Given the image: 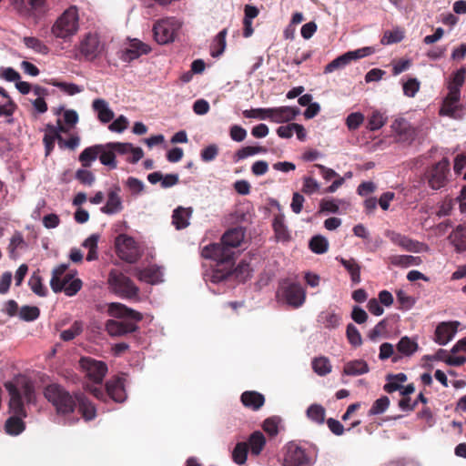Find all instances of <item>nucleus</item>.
<instances>
[{"mask_svg":"<svg viewBox=\"0 0 466 466\" xmlns=\"http://www.w3.org/2000/svg\"><path fill=\"white\" fill-rule=\"evenodd\" d=\"M10 395L9 408L15 414L5 421V431L10 435H18L25 430L23 418L26 417L24 399L27 404L35 402V386L31 380L22 377L15 381H6L4 384Z\"/></svg>","mask_w":466,"mask_h":466,"instance_id":"f257e3e1","label":"nucleus"},{"mask_svg":"<svg viewBox=\"0 0 466 466\" xmlns=\"http://www.w3.org/2000/svg\"><path fill=\"white\" fill-rule=\"evenodd\" d=\"M244 237L245 231L241 228L228 229L223 234L220 243L206 246L202 250V256L231 268L234 264L235 256L233 248L240 246Z\"/></svg>","mask_w":466,"mask_h":466,"instance_id":"f03ea898","label":"nucleus"},{"mask_svg":"<svg viewBox=\"0 0 466 466\" xmlns=\"http://www.w3.org/2000/svg\"><path fill=\"white\" fill-rule=\"evenodd\" d=\"M110 314L122 320L108 319L106 330L110 336L119 337L135 332L138 327L137 322L143 319L140 312L131 309L120 303H112L109 306Z\"/></svg>","mask_w":466,"mask_h":466,"instance_id":"7ed1b4c3","label":"nucleus"},{"mask_svg":"<svg viewBox=\"0 0 466 466\" xmlns=\"http://www.w3.org/2000/svg\"><path fill=\"white\" fill-rule=\"evenodd\" d=\"M43 393L58 415H68L74 412L76 407V394L73 396L63 386L56 383L46 386Z\"/></svg>","mask_w":466,"mask_h":466,"instance_id":"20e7f679","label":"nucleus"},{"mask_svg":"<svg viewBox=\"0 0 466 466\" xmlns=\"http://www.w3.org/2000/svg\"><path fill=\"white\" fill-rule=\"evenodd\" d=\"M79 30V14L75 5L66 9L56 20L51 33L56 38L67 39L75 35Z\"/></svg>","mask_w":466,"mask_h":466,"instance_id":"39448f33","label":"nucleus"},{"mask_svg":"<svg viewBox=\"0 0 466 466\" xmlns=\"http://www.w3.org/2000/svg\"><path fill=\"white\" fill-rule=\"evenodd\" d=\"M107 283L110 290L121 298L135 299L138 297V287L119 269L113 268L110 270Z\"/></svg>","mask_w":466,"mask_h":466,"instance_id":"423d86ee","label":"nucleus"},{"mask_svg":"<svg viewBox=\"0 0 466 466\" xmlns=\"http://www.w3.org/2000/svg\"><path fill=\"white\" fill-rule=\"evenodd\" d=\"M87 390L90 391L96 399L106 400L109 397L116 402H123L127 399L125 390V379L122 377H115L106 383V392L100 386H88Z\"/></svg>","mask_w":466,"mask_h":466,"instance_id":"0eeeda50","label":"nucleus"},{"mask_svg":"<svg viewBox=\"0 0 466 466\" xmlns=\"http://www.w3.org/2000/svg\"><path fill=\"white\" fill-rule=\"evenodd\" d=\"M449 173L450 161L448 158L444 157L427 169L425 172V179L431 189L439 190L447 185Z\"/></svg>","mask_w":466,"mask_h":466,"instance_id":"6e6552de","label":"nucleus"},{"mask_svg":"<svg viewBox=\"0 0 466 466\" xmlns=\"http://www.w3.org/2000/svg\"><path fill=\"white\" fill-rule=\"evenodd\" d=\"M180 28L181 23L173 17L159 20L153 26L154 37L160 45L171 43Z\"/></svg>","mask_w":466,"mask_h":466,"instance_id":"1a4fd4ad","label":"nucleus"},{"mask_svg":"<svg viewBox=\"0 0 466 466\" xmlns=\"http://www.w3.org/2000/svg\"><path fill=\"white\" fill-rule=\"evenodd\" d=\"M105 48L104 43L96 33L88 32L79 41L77 51L87 61H93L101 56Z\"/></svg>","mask_w":466,"mask_h":466,"instance_id":"9d476101","label":"nucleus"},{"mask_svg":"<svg viewBox=\"0 0 466 466\" xmlns=\"http://www.w3.org/2000/svg\"><path fill=\"white\" fill-rule=\"evenodd\" d=\"M278 296L289 306L297 309L304 304L306 291L299 283L285 280L280 284Z\"/></svg>","mask_w":466,"mask_h":466,"instance_id":"9b49d317","label":"nucleus"},{"mask_svg":"<svg viewBox=\"0 0 466 466\" xmlns=\"http://www.w3.org/2000/svg\"><path fill=\"white\" fill-rule=\"evenodd\" d=\"M115 248L117 256L128 263L137 262L141 256L135 239L126 234H120L116 238Z\"/></svg>","mask_w":466,"mask_h":466,"instance_id":"f8f14e48","label":"nucleus"},{"mask_svg":"<svg viewBox=\"0 0 466 466\" xmlns=\"http://www.w3.org/2000/svg\"><path fill=\"white\" fill-rule=\"evenodd\" d=\"M79 366L86 377L96 384L95 386H99L107 373V365L91 357H82Z\"/></svg>","mask_w":466,"mask_h":466,"instance_id":"ddd939ff","label":"nucleus"},{"mask_svg":"<svg viewBox=\"0 0 466 466\" xmlns=\"http://www.w3.org/2000/svg\"><path fill=\"white\" fill-rule=\"evenodd\" d=\"M309 459L305 450L295 443H289L282 466H307Z\"/></svg>","mask_w":466,"mask_h":466,"instance_id":"4468645a","label":"nucleus"},{"mask_svg":"<svg viewBox=\"0 0 466 466\" xmlns=\"http://www.w3.org/2000/svg\"><path fill=\"white\" fill-rule=\"evenodd\" d=\"M386 236L392 243L410 252L419 253L428 248L424 243L413 240L395 231H388Z\"/></svg>","mask_w":466,"mask_h":466,"instance_id":"2eb2a0df","label":"nucleus"},{"mask_svg":"<svg viewBox=\"0 0 466 466\" xmlns=\"http://www.w3.org/2000/svg\"><path fill=\"white\" fill-rule=\"evenodd\" d=\"M67 268V265L61 264L53 269L50 287L55 293L63 291L74 278L73 274L66 273Z\"/></svg>","mask_w":466,"mask_h":466,"instance_id":"dca6fc26","label":"nucleus"},{"mask_svg":"<svg viewBox=\"0 0 466 466\" xmlns=\"http://www.w3.org/2000/svg\"><path fill=\"white\" fill-rule=\"evenodd\" d=\"M133 275L137 278L138 280L148 284H157L163 281L162 268L157 265L149 266L146 268H136Z\"/></svg>","mask_w":466,"mask_h":466,"instance_id":"f3484780","label":"nucleus"},{"mask_svg":"<svg viewBox=\"0 0 466 466\" xmlns=\"http://www.w3.org/2000/svg\"><path fill=\"white\" fill-rule=\"evenodd\" d=\"M458 326V321L440 323L435 330V342L439 345H446L456 334Z\"/></svg>","mask_w":466,"mask_h":466,"instance_id":"a211bd4d","label":"nucleus"},{"mask_svg":"<svg viewBox=\"0 0 466 466\" xmlns=\"http://www.w3.org/2000/svg\"><path fill=\"white\" fill-rule=\"evenodd\" d=\"M299 109L292 106H279L269 108L268 118L275 123L289 122L297 116Z\"/></svg>","mask_w":466,"mask_h":466,"instance_id":"6ab92c4d","label":"nucleus"},{"mask_svg":"<svg viewBox=\"0 0 466 466\" xmlns=\"http://www.w3.org/2000/svg\"><path fill=\"white\" fill-rule=\"evenodd\" d=\"M120 187L118 186L111 188L107 193V200L106 205L101 208L105 214H116L122 210V201L119 196Z\"/></svg>","mask_w":466,"mask_h":466,"instance_id":"aec40b11","label":"nucleus"},{"mask_svg":"<svg viewBox=\"0 0 466 466\" xmlns=\"http://www.w3.org/2000/svg\"><path fill=\"white\" fill-rule=\"evenodd\" d=\"M151 51L148 45L134 39L130 42L129 46L124 51L122 59L126 62H130L138 58L141 55H147Z\"/></svg>","mask_w":466,"mask_h":466,"instance_id":"412c9836","label":"nucleus"},{"mask_svg":"<svg viewBox=\"0 0 466 466\" xmlns=\"http://www.w3.org/2000/svg\"><path fill=\"white\" fill-rule=\"evenodd\" d=\"M13 4L24 14H42L46 7V0H13Z\"/></svg>","mask_w":466,"mask_h":466,"instance_id":"4be33fe9","label":"nucleus"},{"mask_svg":"<svg viewBox=\"0 0 466 466\" xmlns=\"http://www.w3.org/2000/svg\"><path fill=\"white\" fill-rule=\"evenodd\" d=\"M449 241L454 247L457 253L466 251V227L457 226L449 235Z\"/></svg>","mask_w":466,"mask_h":466,"instance_id":"5701e85b","label":"nucleus"},{"mask_svg":"<svg viewBox=\"0 0 466 466\" xmlns=\"http://www.w3.org/2000/svg\"><path fill=\"white\" fill-rule=\"evenodd\" d=\"M240 400L246 408L258 410L264 405L265 397L258 391L247 390L241 394Z\"/></svg>","mask_w":466,"mask_h":466,"instance_id":"b1692460","label":"nucleus"},{"mask_svg":"<svg viewBox=\"0 0 466 466\" xmlns=\"http://www.w3.org/2000/svg\"><path fill=\"white\" fill-rule=\"evenodd\" d=\"M27 247L28 245L24 239L23 235L18 231L15 232L7 247L9 258L14 260L17 259L21 251L25 250Z\"/></svg>","mask_w":466,"mask_h":466,"instance_id":"393cba45","label":"nucleus"},{"mask_svg":"<svg viewBox=\"0 0 466 466\" xmlns=\"http://www.w3.org/2000/svg\"><path fill=\"white\" fill-rule=\"evenodd\" d=\"M56 140L58 141V145L62 148V141H64V138L60 134H57V132L54 128V125L47 124L46 127V133L43 138L46 156H49L51 152L54 150Z\"/></svg>","mask_w":466,"mask_h":466,"instance_id":"a878e982","label":"nucleus"},{"mask_svg":"<svg viewBox=\"0 0 466 466\" xmlns=\"http://www.w3.org/2000/svg\"><path fill=\"white\" fill-rule=\"evenodd\" d=\"M93 110L97 114L100 122L106 124L113 120L115 114L109 108L108 103L103 98H96L92 103Z\"/></svg>","mask_w":466,"mask_h":466,"instance_id":"bb28decb","label":"nucleus"},{"mask_svg":"<svg viewBox=\"0 0 466 466\" xmlns=\"http://www.w3.org/2000/svg\"><path fill=\"white\" fill-rule=\"evenodd\" d=\"M275 238L278 241L286 242L290 239V233L285 224V216L282 213L277 214L274 217L272 223Z\"/></svg>","mask_w":466,"mask_h":466,"instance_id":"cd10ccee","label":"nucleus"},{"mask_svg":"<svg viewBox=\"0 0 466 466\" xmlns=\"http://www.w3.org/2000/svg\"><path fill=\"white\" fill-rule=\"evenodd\" d=\"M78 410L86 420H91L96 416L94 404L82 393L76 394Z\"/></svg>","mask_w":466,"mask_h":466,"instance_id":"c85d7f7f","label":"nucleus"},{"mask_svg":"<svg viewBox=\"0 0 466 466\" xmlns=\"http://www.w3.org/2000/svg\"><path fill=\"white\" fill-rule=\"evenodd\" d=\"M191 208H185L182 207H178L173 211L172 223L177 229L186 228L189 225L188 219L191 217Z\"/></svg>","mask_w":466,"mask_h":466,"instance_id":"c756f323","label":"nucleus"},{"mask_svg":"<svg viewBox=\"0 0 466 466\" xmlns=\"http://www.w3.org/2000/svg\"><path fill=\"white\" fill-rule=\"evenodd\" d=\"M337 259L340 262V264L345 268V269L350 275V279L353 284H359L361 280L360 279V265L356 261L355 258H337Z\"/></svg>","mask_w":466,"mask_h":466,"instance_id":"7c9ffc66","label":"nucleus"},{"mask_svg":"<svg viewBox=\"0 0 466 466\" xmlns=\"http://www.w3.org/2000/svg\"><path fill=\"white\" fill-rule=\"evenodd\" d=\"M370 371L368 363L363 360H354L344 365L343 374L348 376H359Z\"/></svg>","mask_w":466,"mask_h":466,"instance_id":"2f4dec72","label":"nucleus"},{"mask_svg":"<svg viewBox=\"0 0 466 466\" xmlns=\"http://www.w3.org/2000/svg\"><path fill=\"white\" fill-rule=\"evenodd\" d=\"M104 148L102 144L94 145L85 148L79 155L78 159L85 168L90 167L91 163L95 161L99 155V152Z\"/></svg>","mask_w":466,"mask_h":466,"instance_id":"473e14b6","label":"nucleus"},{"mask_svg":"<svg viewBox=\"0 0 466 466\" xmlns=\"http://www.w3.org/2000/svg\"><path fill=\"white\" fill-rule=\"evenodd\" d=\"M389 260L391 265L401 268L419 266L422 262L420 257L410 255H393L389 258Z\"/></svg>","mask_w":466,"mask_h":466,"instance_id":"72a5a7b5","label":"nucleus"},{"mask_svg":"<svg viewBox=\"0 0 466 466\" xmlns=\"http://www.w3.org/2000/svg\"><path fill=\"white\" fill-rule=\"evenodd\" d=\"M248 448H250L251 454L258 456L260 454L264 446L266 444V439L262 432L257 431H254L248 438V442H247Z\"/></svg>","mask_w":466,"mask_h":466,"instance_id":"f704fd0d","label":"nucleus"},{"mask_svg":"<svg viewBox=\"0 0 466 466\" xmlns=\"http://www.w3.org/2000/svg\"><path fill=\"white\" fill-rule=\"evenodd\" d=\"M312 369L319 376H326L331 372L332 366L327 357L314 358L311 362Z\"/></svg>","mask_w":466,"mask_h":466,"instance_id":"c9c22d12","label":"nucleus"},{"mask_svg":"<svg viewBox=\"0 0 466 466\" xmlns=\"http://www.w3.org/2000/svg\"><path fill=\"white\" fill-rule=\"evenodd\" d=\"M228 31L227 29L221 30L215 37L212 45H211V56L213 57H218L223 54L226 48V36Z\"/></svg>","mask_w":466,"mask_h":466,"instance_id":"e433bc0d","label":"nucleus"},{"mask_svg":"<svg viewBox=\"0 0 466 466\" xmlns=\"http://www.w3.org/2000/svg\"><path fill=\"white\" fill-rule=\"evenodd\" d=\"M104 148L99 152L98 158L104 166L108 167L110 169H115L117 167L116 161V155L112 148L107 147L106 144H102Z\"/></svg>","mask_w":466,"mask_h":466,"instance_id":"4c0bfd02","label":"nucleus"},{"mask_svg":"<svg viewBox=\"0 0 466 466\" xmlns=\"http://www.w3.org/2000/svg\"><path fill=\"white\" fill-rule=\"evenodd\" d=\"M318 321L326 329H336L340 323V317L332 311H323L319 315Z\"/></svg>","mask_w":466,"mask_h":466,"instance_id":"58836bf2","label":"nucleus"},{"mask_svg":"<svg viewBox=\"0 0 466 466\" xmlns=\"http://www.w3.org/2000/svg\"><path fill=\"white\" fill-rule=\"evenodd\" d=\"M418 348V343L407 336L402 337L397 344L398 351L405 356H411Z\"/></svg>","mask_w":466,"mask_h":466,"instance_id":"ea45409f","label":"nucleus"},{"mask_svg":"<svg viewBox=\"0 0 466 466\" xmlns=\"http://www.w3.org/2000/svg\"><path fill=\"white\" fill-rule=\"evenodd\" d=\"M309 248L313 253L323 254L329 248V242L323 236L317 235L309 240Z\"/></svg>","mask_w":466,"mask_h":466,"instance_id":"a19ab883","label":"nucleus"},{"mask_svg":"<svg viewBox=\"0 0 466 466\" xmlns=\"http://www.w3.org/2000/svg\"><path fill=\"white\" fill-rule=\"evenodd\" d=\"M248 452L247 442H238L232 451V460L238 465L245 464Z\"/></svg>","mask_w":466,"mask_h":466,"instance_id":"79ce46f5","label":"nucleus"},{"mask_svg":"<svg viewBox=\"0 0 466 466\" xmlns=\"http://www.w3.org/2000/svg\"><path fill=\"white\" fill-rule=\"evenodd\" d=\"M326 410L320 404H311L307 409V416L309 420H313L318 424H321L325 420Z\"/></svg>","mask_w":466,"mask_h":466,"instance_id":"37998d69","label":"nucleus"},{"mask_svg":"<svg viewBox=\"0 0 466 466\" xmlns=\"http://www.w3.org/2000/svg\"><path fill=\"white\" fill-rule=\"evenodd\" d=\"M84 329V323L80 320H76L70 326L69 329H65L61 332L60 338L64 341H70L74 339L76 336L80 335Z\"/></svg>","mask_w":466,"mask_h":466,"instance_id":"c03bdc74","label":"nucleus"},{"mask_svg":"<svg viewBox=\"0 0 466 466\" xmlns=\"http://www.w3.org/2000/svg\"><path fill=\"white\" fill-rule=\"evenodd\" d=\"M28 285L32 291L40 297L46 296L47 289L42 283V278L38 272H34L31 276Z\"/></svg>","mask_w":466,"mask_h":466,"instance_id":"a18cd8bd","label":"nucleus"},{"mask_svg":"<svg viewBox=\"0 0 466 466\" xmlns=\"http://www.w3.org/2000/svg\"><path fill=\"white\" fill-rule=\"evenodd\" d=\"M23 41L26 47L33 49L36 53L46 55L49 52L47 46L36 37L25 36Z\"/></svg>","mask_w":466,"mask_h":466,"instance_id":"49530a36","label":"nucleus"},{"mask_svg":"<svg viewBox=\"0 0 466 466\" xmlns=\"http://www.w3.org/2000/svg\"><path fill=\"white\" fill-rule=\"evenodd\" d=\"M267 148L264 147H244L241 149L238 150L235 154V161H238L240 159H244L249 156H253L258 153H267Z\"/></svg>","mask_w":466,"mask_h":466,"instance_id":"de8ad7c7","label":"nucleus"},{"mask_svg":"<svg viewBox=\"0 0 466 466\" xmlns=\"http://www.w3.org/2000/svg\"><path fill=\"white\" fill-rule=\"evenodd\" d=\"M51 85L59 88L61 91L69 96H74L83 91V88L81 86L74 83H66L54 80L53 82H51Z\"/></svg>","mask_w":466,"mask_h":466,"instance_id":"09e8293b","label":"nucleus"},{"mask_svg":"<svg viewBox=\"0 0 466 466\" xmlns=\"http://www.w3.org/2000/svg\"><path fill=\"white\" fill-rule=\"evenodd\" d=\"M387 117L379 111H374L369 118L367 128L375 131L382 127L386 123Z\"/></svg>","mask_w":466,"mask_h":466,"instance_id":"8fccbe9b","label":"nucleus"},{"mask_svg":"<svg viewBox=\"0 0 466 466\" xmlns=\"http://www.w3.org/2000/svg\"><path fill=\"white\" fill-rule=\"evenodd\" d=\"M281 419L279 416H272L264 420L262 427L269 436L274 437L279 433V425Z\"/></svg>","mask_w":466,"mask_h":466,"instance_id":"3c124183","label":"nucleus"},{"mask_svg":"<svg viewBox=\"0 0 466 466\" xmlns=\"http://www.w3.org/2000/svg\"><path fill=\"white\" fill-rule=\"evenodd\" d=\"M390 406V399L387 396H382L376 400L368 414L370 416L378 415L383 413Z\"/></svg>","mask_w":466,"mask_h":466,"instance_id":"603ef678","label":"nucleus"},{"mask_svg":"<svg viewBox=\"0 0 466 466\" xmlns=\"http://www.w3.org/2000/svg\"><path fill=\"white\" fill-rule=\"evenodd\" d=\"M346 336L349 342L354 346L359 347L362 344V338L358 329L351 323L348 324L346 329Z\"/></svg>","mask_w":466,"mask_h":466,"instance_id":"864d4df0","label":"nucleus"},{"mask_svg":"<svg viewBox=\"0 0 466 466\" xmlns=\"http://www.w3.org/2000/svg\"><path fill=\"white\" fill-rule=\"evenodd\" d=\"M40 315V309L35 306H23L20 309L19 316L25 321H33Z\"/></svg>","mask_w":466,"mask_h":466,"instance_id":"5fc2aeb1","label":"nucleus"},{"mask_svg":"<svg viewBox=\"0 0 466 466\" xmlns=\"http://www.w3.org/2000/svg\"><path fill=\"white\" fill-rule=\"evenodd\" d=\"M364 119V115L360 112L350 113L346 118V126L350 130H356L362 125Z\"/></svg>","mask_w":466,"mask_h":466,"instance_id":"6e6d98bb","label":"nucleus"},{"mask_svg":"<svg viewBox=\"0 0 466 466\" xmlns=\"http://www.w3.org/2000/svg\"><path fill=\"white\" fill-rule=\"evenodd\" d=\"M349 64L348 56L343 54L342 56H338L330 63H329L324 68V74H329L337 69L343 68Z\"/></svg>","mask_w":466,"mask_h":466,"instance_id":"4d7b16f0","label":"nucleus"},{"mask_svg":"<svg viewBox=\"0 0 466 466\" xmlns=\"http://www.w3.org/2000/svg\"><path fill=\"white\" fill-rule=\"evenodd\" d=\"M458 104L451 103V101L444 99L442 106L440 109V115L448 116L456 118L458 116Z\"/></svg>","mask_w":466,"mask_h":466,"instance_id":"13d9d810","label":"nucleus"},{"mask_svg":"<svg viewBox=\"0 0 466 466\" xmlns=\"http://www.w3.org/2000/svg\"><path fill=\"white\" fill-rule=\"evenodd\" d=\"M396 295L401 309H410L415 303V299L401 289L398 290Z\"/></svg>","mask_w":466,"mask_h":466,"instance_id":"bf43d9fd","label":"nucleus"},{"mask_svg":"<svg viewBox=\"0 0 466 466\" xmlns=\"http://www.w3.org/2000/svg\"><path fill=\"white\" fill-rule=\"evenodd\" d=\"M420 89V82L416 78H410L403 84V93L409 97H413Z\"/></svg>","mask_w":466,"mask_h":466,"instance_id":"052dcab7","label":"nucleus"},{"mask_svg":"<svg viewBox=\"0 0 466 466\" xmlns=\"http://www.w3.org/2000/svg\"><path fill=\"white\" fill-rule=\"evenodd\" d=\"M466 77V68L461 67L459 70H457L452 76L451 81L449 84L448 87H457L458 89H461L462 85L465 82Z\"/></svg>","mask_w":466,"mask_h":466,"instance_id":"680f3d73","label":"nucleus"},{"mask_svg":"<svg viewBox=\"0 0 466 466\" xmlns=\"http://www.w3.org/2000/svg\"><path fill=\"white\" fill-rule=\"evenodd\" d=\"M243 116L247 118H268L269 108H255L250 110H244Z\"/></svg>","mask_w":466,"mask_h":466,"instance_id":"e2e57ef3","label":"nucleus"},{"mask_svg":"<svg viewBox=\"0 0 466 466\" xmlns=\"http://www.w3.org/2000/svg\"><path fill=\"white\" fill-rule=\"evenodd\" d=\"M76 178L82 184L91 186L95 181L94 174L87 169H78L76 173Z\"/></svg>","mask_w":466,"mask_h":466,"instance_id":"0e129e2a","label":"nucleus"},{"mask_svg":"<svg viewBox=\"0 0 466 466\" xmlns=\"http://www.w3.org/2000/svg\"><path fill=\"white\" fill-rule=\"evenodd\" d=\"M218 154V147L217 145L212 144L202 149L201 151V159L205 162H209L214 160Z\"/></svg>","mask_w":466,"mask_h":466,"instance_id":"69168bd1","label":"nucleus"},{"mask_svg":"<svg viewBox=\"0 0 466 466\" xmlns=\"http://www.w3.org/2000/svg\"><path fill=\"white\" fill-rule=\"evenodd\" d=\"M82 288V281L80 279L73 278L63 290L66 296L72 297L76 295Z\"/></svg>","mask_w":466,"mask_h":466,"instance_id":"338daca9","label":"nucleus"},{"mask_svg":"<svg viewBox=\"0 0 466 466\" xmlns=\"http://www.w3.org/2000/svg\"><path fill=\"white\" fill-rule=\"evenodd\" d=\"M127 117L120 116L109 125L108 128L113 132L121 133L127 127Z\"/></svg>","mask_w":466,"mask_h":466,"instance_id":"774afa93","label":"nucleus"}]
</instances>
